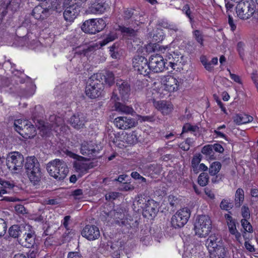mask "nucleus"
I'll return each instance as SVG.
<instances>
[{"label": "nucleus", "instance_id": "nucleus-35", "mask_svg": "<svg viewBox=\"0 0 258 258\" xmlns=\"http://www.w3.org/2000/svg\"><path fill=\"white\" fill-rule=\"evenodd\" d=\"M210 258H224L225 256V250L223 247H219L218 249H210Z\"/></svg>", "mask_w": 258, "mask_h": 258}, {"label": "nucleus", "instance_id": "nucleus-54", "mask_svg": "<svg viewBox=\"0 0 258 258\" xmlns=\"http://www.w3.org/2000/svg\"><path fill=\"white\" fill-rule=\"evenodd\" d=\"M23 31H24L25 32H27V30L25 27H24L23 26H21V27H19L18 29L16 31L17 35H18V37H22L23 38H24L25 40H28V41H29L30 35L28 33H27V34L25 36L20 35V32Z\"/></svg>", "mask_w": 258, "mask_h": 258}, {"label": "nucleus", "instance_id": "nucleus-25", "mask_svg": "<svg viewBox=\"0 0 258 258\" xmlns=\"http://www.w3.org/2000/svg\"><path fill=\"white\" fill-rule=\"evenodd\" d=\"M106 8L105 0H94L89 8V11L92 14H102Z\"/></svg>", "mask_w": 258, "mask_h": 258}, {"label": "nucleus", "instance_id": "nucleus-41", "mask_svg": "<svg viewBox=\"0 0 258 258\" xmlns=\"http://www.w3.org/2000/svg\"><path fill=\"white\" fill-rule=\"evenodd\" d=\"M117 38V35L115 32H111L100 42L101 46L106 45L110 42L114 41Z\"/></svg>", "mask_w": 258, "mask_h": 258}, {"label": "nucleus", "instance_id": "nucleus-15", "mask_svg": "<svg viewBox=\"0 0 258 258\" xmlns=\"http://www.w3.org/2000/svg\"><path fill=\"white\" fill-rule=\"evenodd\" d=\"M66 154L69 157L77 160L73 164L74 167L77 172L83 173L87 171L90 168L89 165L83 161L85 159L84 157L76 154L69 150H66Z\"/></svg>", "mask_w": 258, "mask_h": 258}, {"label": "nucleus", "instance_id": "nucleus-22", "mask_svg": "<svg viewBox=\"0 0 258 258\" xmlns=\"http://www.w3.org/2000/svg\"><path fill=\"white\" fill-rule=\"evenodd\" d=\"M156 108L161 112L163 115H168L171 113L173 109V105L169 101L160 100L154 102Z\"/></svg>", "mask_w": 258, "mask_h": 258}, {"label": "nucleus", "instance_id": "nucleus-16", "mask_svg": "<svg viewBox=\"0 0 258 258\" xmlns=\"http://www.w3.org/2000/svg\"><path fill=\"white\" fill-rule=\"evenodd\" d=\"M116 87L119 92V98L125 101L127 100L131 94V85L127 81L121 79L117 80Z\"/></svg>", "mask_w": 258, "mask_h": 258}, {"label": "nucleus", "instance_id": "nucleus-14", "mask_svg": "<svg viewBox=\"0 0 258 258\" xmlns=\"http://www.w3.org/2000/svg\"><path fill=\"white\" fill-rule=\"evenodd\" d=\"M99 151L98 146L92 142L84 141L81 145L80 153L83 155L90 158L96 157Z\"/></svg>", "mask_w": 258, "mask_h": 258}, {"label": "nucleus", "instance_id": "nucleus-49", "mask_svg": "<svg viewBox=\"0 0 258 258\" xmlns=\"http://www.w3.org/2000/svg\"><path fill=\"white\" fill-rule=\"evenodd\" d=\"M241 215L243 219H248L250 218V211L247 206L244 205L241 208Z\"/></svg>", "mask_w": 258, "mask_h": 258}, {"label": "nucleus", "instance_id": "nucleus-10", "mask_svg": "<svg viewBox=\"0 0 258 258\" xmlns=\"http://www.w3.org/2000/svg\"><path fill=\"white\" fill-rule=\"evenodd\" d=\"M166 62L163 57L159 54L152 55L149 60V65L151 72L159 73L168 69V66H166Z\"/></svg>", "mask_w": 258, "mask_h": 258}, {"label": "nucleus", "instance_id": "nucleus-11", "mask_svg": "<svg viewBox=\"0 0 258 258\" xmlns=\"http://www.w3.org/2000/svg\"><path fill=\"white\" fill-rule=\"evenodd\" d=\"M133 65L138 73L144 76H147L151 72L149 61L144 56L136 55L133 58Z\"/></svg>", "mask_w": 258, "mask_h": 258}, {"label": "nucleus", "instance_id": "nucleus-12", "mask_svg": "<svg viewBox=\"0 0 258 258\" xmlns=\"http://www.w3.org/2000/svg\"><path fill=\"white\" fill-rule=\"evenodd\" d=\"M50 123L47 122L43 124H40L38 129L40 130L42 136H48L50 131L55 130V127L59 126L63 123L62 118L56 117L55 115H51L49 117Z\"/></svg>", "mask_w": 258, "mask_h": 258}, {"label": "nucleus", "instance_id": "nucleus-38", "mask_svg": "<svg viewBox=\"0 0 258 258\" xmlns=\"http://www.w3.org/2000/svg\"><path fill=\"white\" fill-rule=\"evenodd\" d=\"M148 200L145 195H139L136 198V204L141 209L145 207V204L148 203Z\"/></svg>", "mask_w": 258, "mask_h": 258}, {"label": "nucleus", "instance_id": "nucleus-47", "mask_svg": "<svg viewBox=\"0 0 258 258\" xmlns=\"http://www.w3.org/2000/svg\"><path fill=\"white\" fill-rule=\"evenodd\" d=\"M118 49V45L116 43L113 44L109 47V51L111 56L114 59L118 58L119 54L117 51Z\"/></svg>", "mask_w": 258, "mask_h": 258}, {"label": "nucleus", "instance_id": "nucleus-19", "mask_svg": "<svg viewBox=\"0 0 258 258\" xmlns=\"http://www.w3.org/2000/svg\"><path fill=\"white\" fill-rule=\"evenodd\" d=\"M158 205L153 200H148L143 210V216L148 219H153L158 212Z\"/></svg>", "mask_w": 258, "mask_h": 258}, {"label": "nucleus", "instance_id": "nucleus-18", "mask_svg": "<svg viewBox=\"0 0 258 258\" xmlns=\"http://www.w3.org/2000/svg\"><path fill=\"white\" fill-rule=\"evenodd\" d=\"M120 100L117 93L113 92L110 101L114 103V109L118 112L125 114H132L134 112L133 108L120 102L119 101Z\"/></svg>", "mask_w": 258, "mask_h": 258}, {"label": "nucleus", "instance_id": "nucleus-23", "mask_svg": "<svg viewBox=\"0 0 258 258\" xmlns=\"http://www.w3.org/2000/svg\"><path fill=\"white\" fill-rule=\"evenodd\" d=\"M86 115L82 113H79L72 116L70 118L71 124L75 128H83L86 122Z\"/></svg>", "mask_w": 258, "mask_h": 258}, {"label": "nucleus", "instance_id": "nucleus-43", "mask_svg": "<svg viewBox=\"0 0 258 258\" xmlns=\"http://www.w3.org/2000/svg\"><path fill=\"white\" fill-rule=\"evenodd\" d=\"M117 210L111 211L109 212L106 213L104 212V214L108 217H113L114 219H122L124 217V214L119 211H117Z\"/></svg>", "mask_w": 258, "mask_h": 258}, {"label": "nucleus", "instance_id": "nucleus-27", "mask_svg": "<svg viewBox=\"0 0 258 258\" xmlns=\"http://www.w3.org/2000/svg\"><path fill=\"white\" fill-rule=\"evenodd\" d=\"M221 238L215 234L211 235L206 241V246L210 249H218L219 247H222L220 245Z\"/></svg>", "mask_w": 258, "mask_h": 258}, {"label": "nucleus", "instance_id": "nucleus-42", "mask_svg": "<svg viewBox=\"0 0 258 258\" xmlns=\"http://www.w3.org/2000/svg\"><path fill=\"white\" fill-rule=\"evenodd\" d=\"M209 175L207 173L203 172L198 177V183L202 186H206L209 181Z\"/></svg>", "mask_w": 258, "mask_h": 258}, {"label": "nucleus", "instance_id": "nucleus-9", "mask_svg": "<svg viewBox=\"0 0 258 258\" xmlns=\"http://www.w3.org/2000/svg\"><path fill=\"white\" fill-rule=\"evenodd\" d=\"M23 156L18 152L10 153L7 158V165L11 170H20L23 164Z\"/></svg>", "mask_w": 258, "mask_h": 258}, {"label": "nucleus", "instance_id": "nucleus-46", "mask_svg": "<svg viewBox=\"0 0 258 258\" xmlns=\"http://www.w3.org/2000/svg\"><path fill=\"white\" fill-rule=\"evenodd\" d=\"M242 226L244 230L247 232L251 233L252 232V227L250 223L246 219H242L241 220Z\"/></svg>", "mask_w": 258, "mask_h": 258}, {"label": "nucleus", "instance_id": "nucleus-55", "mask_svg": "<svg viewBox=\"0 0 258 258\" xmlns=\"http://www.w3.org/2000/svg\"><path fill=\"white\" fill-rule=\"evenodd\" d=\"M244 44L242 42H239L237 45V50L239 53L240 57L243 59V57L244 55Z\"/></svg>", "mask_w": 258, "mask_h": 258}, {"label": "nucleus", "instance_id": "nucleus-50", "mask_svg": "<svg viewBox=\"0 0 258 258\" xmlns=\"http://www.w3.org/2000/svg\"><path fill=\"white\" fill-rule=\"evenodd\" d=\"M194 35L197 42L201 45H203V37L202 32L199 30H196L194 31Z\"/></svg>", "mask_w": 258, "mask_h": 258}, {"label": "nucleus", "instance_id": "nucleus-13", "mask_svg": "<svg viewBox=\"0 0 258 258\" xmlns=\"http://www.w3.org/2000/svg\"><path fill=\"white\" fill-rule=\"evenodd\" d=\"M64 4L67 6L63 12L64 19L69 22H73L79 14L80 6L73 4L70 1L64 0Z\"/></svg>", "mask_w": 258, "mask_h": 258}, {"label": "nucleus", "instance_id": "nucleus-52", "mask_svg": "<svg viewBox=\"0 0 258 258\" xmlns=\"http://www.w3.org/2000/svg\"><path fill=\"white\" fill-rule=\"evenodd\" d=\"M70 216H66L63 218L62 224L63 226L66 229V232L63 234V235H68L72 231V230H71V231H70V229L68 228L69 222L70 220Z\"/></svg>", "mask_w": 258, "mask_h": 258}, {"label": "nucleus", "instance_id": "nucleus-24", "mask_svg": "<svg viewBox=\"0 0 258 258\" xmlns=\"http://www.w3.org/2000/svg\"><path fill=\"white\" fill-rule=\"evenodd\" d=\"M50 14L49 8L39 5L35 7L32 13V16L37 20H43L48 17Z\"/></svg>", "mask_w": 258, "mask_h": 258}, {"label": "nucleus", "instance_id": "nucleus-5", "mask_svg": "<svg viewBox=\"0 0 258 258\" xmlns=\"http://www.w3.org/2000/svg\"><path fill=\"white\" fill-rule=\"evenodd\" d=\"M255 11V5L252 0H242L236 7L237 17L241 20L249 19L253 16Z\"/></svg>", "mask_w": 258, "mask_h": 258}, {"label": "nucleus", "instance_id": "nucleus-29", "mask_svg": "<svg viewBox=\"0 0 258 258\" xmlns=\"http://www.w3.org/2000/svg\"><path fill=\"white\" fill-rule=\"evenodd\" d=\"M36 130L31 122L28 125L24 127L23 132H21L20 135L25 139H31L33 138L36 135Z\"/></svg>", "mask_w": 258, "mask_h": 258}, {"label": "nucleus", "instance_id": "nucleus-56", "mask_svg": "<svg viewBox=\"0 0 258 258\" xmlns=\"http://www.w3.org/2000/svg\"><path fill=\"white\" fill-rule=\"evenodd\" d=\"M119 193L117 192H110L105 195V199L107 201L114 200L118 198Z\"/></svg>", "mask_w": 258, "mask_h": 258}, {"label": "nucleus", "instance_id": "nucleus-57", "mask_svg": "<svg viewBox=\"0 0 258 258\" xmlns=\"http://www.w3.org/2000/svg\"><path fill=\"white\" fill-rule=\"evenodd\" d=\"M182 11L184 13L186 16L188 17L190 21H192L194 18L191 15V11L189 6L188 4H186L183 7Z\"/></svg>", "mask_w": 258, "mask_h": 258}, {"label": "nucleus", "instance_id": "nucleus-31", "mask_svg": "<svg viewBox=\"0 0 258 258\" xmlns=\"http://www.w3.org/2000/svg\"><path fill=\"white\" fill-rule=\"evenodd\" d=\"M95 75H100L102 76V80L101 81L103 85L104 83L108 84L109 86L112 85L114 82V76L112 72L105 71L104 73H98L95 74Z\"/></svg>", "mask_w": 258, "mask_h": 258}, {"label": "nucleus", "instance_id": "nucleus-53", "mask_svg": "<svg viewBox=\"0 0 258 258\" xmlns=\"http://www.w3.org/2000/svg\"><path fill=\"white\" fill-rule=\"evenodd\" d=\"M138 118L139 120H141L142 121L153 122L155 120V117L154 114L146 116L139 115Z\"/></svg>", "mask_w": 258, "mask_h": 258}, {"label": "nucleus", "instance_id": "nucleus-63", "mask_svg": "<svg viewBox=\"0 0 258 258\" xmlns=\"http://www.w3.org/2000/svg\"><path fill=\"white\" fill-rule=\"evenodd\" d=\"M168 201H169L170 205L172 207L176 206V205L178 203V200L177 198L173 196H172V195H170L169 196Z\"/></svg>", "mask_w": 258, "mask_h": 258}, {"label": "nucleus", "instance_id": "nucleus-7", "mask_svg": "<svg viewBox=\"0 0 258 258\" xmlns=\"http://www.w3.org/2000/svg\"><path fill=\"white\" fill-rule=\"evenodd\" d=\"M105 26L106 22L103 19H91L83 23L81 29L86 33L94 34L102 30Z\"/></svg>", "mask_w": 258, "mask_h": 258}, {"label": "nucleus", "instance_id": "nucleus-26", "mask_svg": "<svg viewBox=\"0 0 258 258\" xmlns=\"http://www.w3.org/2000/svg\"><path fill=\"white\" fill-rule=\"evenodd\" d=\"M26 228V225H12L9 229V233L11 237L17 238V241L19 242L20 238Z\"/></svg>", "mask_w": 258, "mask_h": 258}, {"label": "nucleus", "instance_id": "nucleus-1", "mask_svg": "<svg viewBox=\"0 0 258 258\" xmlns=\"http://www.w3.org/2000/svg\"><path fill=\"white\" fill-rule=\"evenodd\" d=\"M24 167L30 182L34 185H39L42 173L37 159L35 156L28 157Z\"/></svg>", "mask_w": 258, "mask_h": 258}, {"label": "nucleus", "instance_id": "nucleus-33", "mask_svg": "<svg viewBox=\"0 0 258 258\" xmlns=\"http://www.w3.org/2000/svg\"><path fill=\"white\" fill-rule=\"evenodd\" d=\"M244 199V190L241 188H238L235 194L234 197V204L236 208H240L243 203Z\"/></svg>", "mask_w": 258, "mask_h": 258}, {"label": "nucleus", "instance_id": "nucleus-4", "mask_svg": "<svg viewBox=\"0 0 258 258\" xmlns=\"http://www.w3.org/2000/svg\"><path fill=\"white\" fill-rule=\"evenodd\" d=\"M196 234L200 237L208 235L212 229V221L209 216L201 215L197 216L195 223Z\"/></svg>", "mask_w": 258, "mask_h": 258}, {"label": "nucleus", "instance_id": "nucleus-40", "mask_svg": "<svg viewBox=\"0 0 258 258\" xmlns=\"http://www.w3.org/2000/svg\"><path fill=\"white\" fill-rule=\"evenodd\" d=\"M125 141L128 144H135L138 142V137L135 132L126 134Z\"/></svg>", "mask_w": 258, "mask_h": 258}, {"label": "nucleus", "instance_id": "nucleus-62", "mask_svg": "<svg viewBox=\"0 0 258 258\" xmlns=\"http://www.w3.org/2000/svg\"><path fill=\"white\" fill-rule=\"evenodd\" d=\"M38 247L32 248V250H30L28 253V258H36L38 252Z\"/></svg>", "mask_w": 258, "mask_h": 258}, {"label": "nucleus", "instance_id": "nucleus-8", "mask_svg": "<svg viewBox=\"0 0 258 258\" xmlns=\"http://www.w3.org/2000/svg\"><path fill=\"white\" fill-rule=\"evenodd\" d=\"M190 215V210L187 208L179 210L171 218L172 226L175 228L182 227L188 221Z\"/></svg>", "mask_w": 258, "mask_h": 258}, {"label": "nucleus", "instance_id": "nucleus-61", "mask_svg": "<svg viewBox=\"0 0 258 258\" xmlns=\"http://www.w3.org/2000/svg\"><path fill=\"white\" fill-rule=\"evenodd\" d=\"M229 232L231 234L235 235L236 237L237 238L240 236V234L236 229V225H231L228 227Z\"/></svg>", "mask_w": 258, "mask_h": 258}, {"label": "nucleus", "instance_id": "nucleus-32", "mask_svg": "<svg viewBox=\"0 0 258 258\" xmlns=\"http://www.w3.org/2000/svg\"><path fill=\"white\" fill-rule=\"evenodd\" d=\"M130 27H126L123 25H119L118 30L121 32L124 37L127 38L128 39L134 37L136 35V31L132 28V26Z\"/></svg>", "mask_w": 258, "mask_h": 258}, {"label": "nucleus", "instance_id": "nucleus-48", "mask_svg": "<svg viewBox=\"0 0 258 258\" xmlns=\"http://www.w3.org/2000/svg\"><path fill=\"white\" fill-rule=\"evenodd\" d=\"M7 229V224L6 221L3 219L0 218V237L6 234Z\"/></svg>", "mask_w": 258, "mask_h": 258}, {"label": "nucleus", "instance_id": "nucleus-30", "mask_svg": "<svg viewBox=\"0 0 258 258\" xmlns=\"http://www.w3.org/2000/svg\"><path fill=\"white\" fill-rule=\"evenodd\" d=\"M252 120V116L244 113L237 114L233 118L234 122L238 125L247 123Z\"/></svg>", "mask_w": 258, "mask_h": 258}, {"label": "nucleus", "instance_id": "nucleus-45", "mask_svg": "<svg viewBox=\"0 0 258 258\" xmlns=\"http://www.w3.org/2000/svg\"><path fill=\"white\" fill-rule=\"evenodd\" d=\"M232 203L228 202L226 199H223L220 204V208L223 210L229 211L233 208Z\"/></svg>", "mask_w": 258, "mask_h": 258}, {"label": "nucleus", "instance_id": "nucleus-6", "mask_svg": "<svg viewBox=\"0 0 258 258\" xmlns=\"http://www.w3.org/2000/svg\"><path fill=\"white\" fill-rule=\"evenodd\" d=\"M19 243L27 248L39 247L38 240L36 238L35 232L30 225H26V228L19 240Z\"/></svg>", "mask_w": 258, "mask_h": 258}, {"label": "nucleus", "instance_id": "nucleus-37", "mask_svg": "<svg viewBox=\"0 0 258 258\" xmlns=\"http://www.w3.org/2000/svg\"><path fill=\"white\" fill-rule=\"evenodd\" d=\"M222 165L220 162L215 161L213 162L210 166L209 172L211 176L216 175L220 170Z\"/></svg>", "mask_w": 258, "mask_h": 258}, {"label": "nucleus", "instance_id": "nucleus-64", "mask_svg": "<svg viewBox=\"0 0 258 258\" xmlns=\"http://www.w3.org/2000/svg\"><path fill=\"white\" fill-rule=\"evenodd\" d=\"M67 258H82V255L78 252H70Z\"/></svg>", "mask_w": 258, "mask_h": 258}, {"label": "nucleus", "instance_id": "nucleus-51", "mask_svg": "<svg viewBox=\"0 0 258 258\" xmlns=\"http://www.w3.org/2000/svg\"><path fill=\"white\" fill-rule=\"evenodd\" d=\"M202 153L206 155L211 156L213 153V150L212 145H208L203 147L202 149Z\"/></svg>", "mask_w": 258, "mask_h": 258}, {"label": "nucleus", "instance_id": "nucleus-34", "mask_svg": "<svg viewBox=\"0 0 258 258\" xmlns=\"http://www.w3.org/2000/svg\"><path fill=\"white\" fill-rule=\"evenodd\" d=\"M29 123L28 120L17 119L15 120L14 125L15 130L20 135L21 132H23Z\"/></svg>", "mask_w": 258, "mask_h": 258}, {"label": "nucleus", "instance_id": "nucleus-20", "mask_svg": "<svg viewBox=\"0 0 258 258\" xmlns=\"http://www.w3.org/2000/svg\"><path fill=\"white\" fill-rule=\"evenodd\" d=\"M82 236L89 240H94L100 237V231L98 227L94 225H87L81 232Z\"/></svg>", "mask_w": 258, "mask_h": 258}, {"label": "nucleus", "instance_id": "nucleus-44", "mask_svg": "<svg viewBox=\"0 0 258 258\" xmlns=\"http://www.w3.org/2000/svg\"><path fill=\"white\" fill-rule=\"evenodd\" d=\"M198 129L199 127L197 125H192L190 123H187L183 126L182 133L180 134V136H181L183 133H187L189 131L192 132H196Z\"/></svg>", "mask_w": 258, "mask_h": 258}, {"label": "nucleus", "instance_id": "nucleus-59", "mask_svg": "<svg viewBox=\"0 0 258 258\" xmlns=\"http://www.w3.org/2000/svg\"><path fill=\"white\" fill-rule=\"evenodd\" d=\"M227 16L228 17V24L231 28V30L232 31H234V30H235V29L236 28V26L234 24V20H233V17L232 16V15L228 12Z\"/></svg>", "mask_w": 258, "mask_h": 258}, {"label": "nucleus", "instance_id": "nucleus-2", "mask_svg": "<svg viewBox=\"0 0 258 258\" xmlns=\"http://www.w3.org/2000/svg\"><path fill=\"white\" fill-rule=\"evenodd\" d=\"M46 169L49 174L57 180H63L69 173L67 163L59 159H55L48 162Z\"/></svg>", "mask_w": 258, "mask_h": 258}, {"label": "nucleus", "instance_id": "nucleus-17", "mask_svg": "<svg viewBox=\"0 0 258 258\" xmlns=\"http://www.w3.org/2000/svg\"><path fill=\"white\" fill-rule=\"evenodd\" d=\"M161 84L164 90L169 92H174L178 90L179 82L172 76H165L161 78Z\"/></svg>", "mask_w": 258, "mask_h": 258}, {"label": "nucleus", "instance_id": "nucleus-36", "mask_svg": "<svg viewBox=\"0 0 258 258\" xmlns=\"http://www.w3.org/2000/svg\"><path fill=\"white\" fill-rule=\"evenodd\" d=\"M50 2V5L47 7L49 8V12L50 13L51 11H56L57 12H61L62 11V8L61 3L58 0H49Z\"/></svg>", "mask_w": 258, "mask_h": 258}, {"label": "nucleus", "instance_id": "nucleus-3", "mask_svg": "<svg viewBox=\"0 0 258 258\" xmlns=\"http://www.w3.org/2000/svg\"><path fill=\"white\" fill-rule=\"evenodd\" d=\"M102 76L100 75L94 74L88 79L85 88V93L89 98L94 99L101 95L104 90V86L100 83V81L102 80Z\"/></svg>", "mask_w": 258, "mask_h": 258}, {"label": "nucleus", "instance_id": "nucleus-39", "mask_svg": "<svg viewBox=\"0 0 258 258\" xmlns=\"http://www.w3.org/2000/svg\"><path fill=\"white\" fill-rule=\"evenodd\" d=\"M202 160V155L198 154V155L194 156L191 160V166L193 169V171L195 173H198V167L199 163Z\"/></svg>", "mask_w": 258, "mask_h": 258}, {"label": "nucleus", "instance_id": "nucleus-60", "mask_svg": "<svg viewBox=\"0 0 258 258\" xmlns=\"http://www.w3.org/2000/svg\"><path fill=\"white\" fill-rule=\"evenodd\" d=\"M83 190L81 189H77L72 192V196H73L75 199H80L83 196Z\"/></svg>", "mask_w": 258, "mask_h": 258}, {"label": "nucleus", "instance_id": "nucleus-28", "mask_svg": "<svg viewBox=\"0 0 258 258\" xmlns=\"http://www.w3.org/2000/svg\"><path fill=\"white\" fill-rule=\"evenodd\" d=\"M134 10L127 9L123 12V17L124 21V24L126 26H134L136 23V19L134 15Z\"/></svg>", "mask_w": 258, "mask_h": 258}, {"label": "nucleus", "instance_id": "nucleus-21", "mask_svg": "<svg viewBox=\"0 0 258 258\" xmlns=\"http://www.w3.org/2000/svg\"><path fill=\"white\" fill-rule=\"evenodd\" d=\"M114 123L116 127L121 130L130 128L136 125L134 119L127 116H119L115 118Z\"/></svg>", "mask_w": 258, "mask_h": 258}, {"label": "nucleus", "instance_id": "nucleus-58", "mask_svg": "<svg viewBox=\"0 0 258 258\" xmlns=\"http://www.w3.org/2000/svg\"><path fill=\"white\" fill-rule=\"evenodd\" d=\"M134 187L130 183L124 182L120 187V190L121 191H130L133 190Z\"/></svg>", "mask_w": 258, "mask_h": 258}]
</instances>
